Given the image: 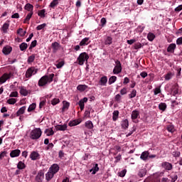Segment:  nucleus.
Wrapping results in <instances>:
<instances>
[{
    "mask_svg": "<svg viewBox=\"0 0 182 182\" xmlns=\"http://www.w3.org/2000/svg\"><path fill=\"white\" fill-rule=\"evenodd\" d=\"M53 77H55V74L53 73L41 77L38 80V86L43 87V86H46L48 83H52L53 82Z\"/></svg>",
    "mask_w": 182,
    "mask_h": 182,
    "instance_id": "nucleus-1",
    "label": "nucleus"
},
{
    "mask_svg": "<svg viewBox=\"0 0 182 182\" xmlns=\"http://www.w3.org/2000/svg\"><path fill=\"white\" fill-rule=\"evenodd\" d=\"M87 60H89V55L85 52L81 53L77 58V63L80 66H83L85 62L87 63Z\"/></svg>",
    "mask_w": 182,
    "mask_h": 182,
    "instance_id": "nucleus-2",
    "label": "nucleus"
},
{
    "mask_svg": "<svg viewBox=\"0 0 182 182\" xmlns=\"http://www.w3.org/2000/svg\"><path fill=\"white\" fill-rule=\"evenodd\" d=\"M41 136H42V130L41 128H36L31 132L29 137L31 140H38Z\"/></svg>",
    "mask_w": 182,
    "mask_h": 182,
    "instance_id": "nucleus-3",
    "label": "nucleus"
},
{
    "mask_svg": "<svg viewBox=\"0 0 182 182\" xmlns=\"http://www.w3.org/2000/svg\"><path fill=\"white\" fill-rule=\"evenodd\" d=\"M14 75H15V72L11 70L9 73H4L0 77V84L5 83L6 80H9V79H14Z\"/></svg>",
    "mask_w": 182,
    "mask_h": 182,
    "instance_id": "nucleus-4",
    "label": "nucleus"
},
{
    "mask_svg": "<svg viewBox=\"0 0 182 182\" xmlns=\"http://www.w3.org/2000/svg\"><path fill=\"white\" fill-rule=\"evenodd\" d=\"M38 68H36L35 67L29 68L26 72V77L27 79L32 77L33 75H36L38 73Z\"/></svg>",
    "mask_w": 182,
    "mask_h": 182,
    "instance_id": "nucleus-5",
    "label": "nucleus"
},
{
    "mask_svg": "<svg viewBox=\"0 0 182 182\" xmlns=\"http://www.w3.org/2000/svg\"><path fill=\"white\" fill-rule=\"evenodd\" d=\"M116 65L113 69L114 75H119V73H122V63L119 60H115Z\"/></svg>",
    "mask_w": 182,
    "mask_h": 182,
    "instance_id": "nucleus-6",
    "label": "nucleus"
},
{
    "mask_svg": "<svg viewBox=\"0 0 182 182\" xmlns=\"http://www.w3.org/2000/svg\"><path fill=\"white\" fill-rule=\"evenodd\" d=\"M29 158L31 160H33V161H35L36 160L41 159V154H39V153L36 151H33L31 152Z\"/></svg>",
    "mask_w": 182,
    "mask_h": 182,
    "instance_id": "nucleus-7",
    "label": "nucleus"
},
{
    "mask_svg": "<svg viewBox=\"0 0 182 182\" xmlns=\"http://www.w3.org/2000/svg\"><path fill=\"white\" fill-rule=\"evenodd\" d=\"M43 178H45V173H43L42 171H39L36 176V181L43 182Z\"/></svg>",
    "mask_w": 182,
    "mask_h": 182,
    "instance_id": "nucleus-8",
    "label": "nucleus"
},
{
    "mask_svg": "<svg viewBox=\"0 0 182 182\" xmlns=\"http://www.w3.org/2000/svg\"><path fill=\"white\" fill-rule=\"evenodd\" d=\"M161 167L164 168L165 170H167L168 171H170L171 170H173V164L170 162H163L161 164Z\"/></svg>",
    "mask_w": 182,
    "mask_h": 182,
    "instance_id": "nucleus-9",
    "label": "nucleus"
},
{
    "mask_svg": "<svg viewBox=\"0 0 182 182\" xmlns=\"http://www.w3.org/2000/svg\"><path fill=\"white\" fill-rule=\"evenodd\" d=\"M60 168V167H59V165H58V164H53V165H51L48 171H50L53 174H56V173L59 171Z\"/></svg>",
    "mask_w": 182,
    "mask_h": 182,
    "instance_id": "nucleus-10",
    "label": "nucleus"
},
{
    "mask_svg": "<svg viewBox=\"0 0 182 182\" xmlns=\"http://www.w3.org/2000/svg\"><path fill=\"white\" fill-rule=\"evenodd\" d=\"M51 48L53 49V53H56L59 50V48H60V44L55 41L52 43Z\"/></svg>",
    "mask_w": 182,
    "mask_h": 182,
    "instance_id": "nucleus-11",
    "label": "nucleus"
},
{
    "mask_svg": "<svg viewBox=\"0 0 182 182\" xmlns=\"http://www.w3.org/2000/svg\"><path fill=\"white\" fill-rule=\"evenodd\" d=\"M55 129L57 130V132H65V130H67L68 129V124H64L63 125H56L55 127Z\"/></svg>",
    "mask_w": 182,
    "mask_h": 182,
    "instance_id": "nucleus-12",
    "label": "nucleus"
},
{
    "mask_svg": "<svg viewBox=\"0 0 182 182\" xmlns=\"http://www.w3.org/2000/svg\"><path fill=\"white\" fill-rule=\"evenodd\" d=\"M21 155V150L19 149H14L11 151L10 153V157L14 158V157H19Z\"/></svg>",
    "mask_w": 182,
    "mask_h": 182,
    "instance_id": "nucleus-13",
    "label": "nucleus"
},
{
    "mask_svg": "<svg viewBox=\"0 0 182 182\" xmlns=\"http://www.w3.org/2000/svg\"><path fill=\"white\" fill-rule=\"evenodd\" d=\"M140 159L143 160V161H147V160H149V151H143L140 156Z\"/></svg>",
    "mask_w": 182,
    "mask_h": 182,
    "instance_id": "nucleus-14",
    "label": "nucleus"
},
{
    "mask_svg": "<svg viewBox=\"0 0 182 182\" xmlns=\"http://www.w3.org/2000/svg\"><path fill=\"white\" fill-rule=\"evenodd\" d=\"M2 52L4 53V55H9V53H11V52H12V47L9 46H6L5 47L3 48Z\"/></svg>",
    "mask_w": 182,
    "mask_h": 182,
    "instance_id": "nucleus-15",
    "label": "nucleus"
},
{
    "mask_svg": "<svg viewBox=\"0 0 182 182\" xmlns=\"http://www.w3.org/2000/svg\"><path fill=\"white\" fill-rule=\"evenodd\" d=\"M176 48H177V46H176V43H171L167 48V52H168L169 53H174V50H176Z\"/></svg>",
    "mask_w": 182,
    "mask_h": 182,
    "instance_id": "nucleus-16",
    "label": "nucleus"
},
{
    "mask_svg": "<svg viewBox=\"0 0 182 182\" xmlns=\"http://www.w3.org/2000/svg\"><path fill=\"white\" fill-rule=\"evenodd\" d=\"M70 106V103L67 101H63V107H62V112L65 113L66 110L69 109V107Z\"/></svg>",
    "mask_w": 182,
    "mask_h": 182,
    "instance_id": "nucleus-17",
    "label": "nucleus"
},
{
    "mask_svg": "<svg viewBox=\"0 0 182 182\" xmlns=\"http://www.w3.org/2000/svg\"><path fill=\"white\" fill-rule=\"evenodd\" d=\"M139 116H140V112L135 109V110L132 111V112L131 119L132 120H136V119H137V117H139Z\"/></svg>",
    "mask_w": 182,
    "mask_h": 182,
    "instance_id": "nucleus-18",
    "label": "nucleus"
},
{
    "mask_svg": "<svg viewBox=\"0 0 182 182\" xmlns=\"http://www.w3.org/2000/svg\"><path fill=\"white\" fill-rule=\"evenodd\" d=\"M55 176V173H53L51 171H48V173L46 174V180L47 181H50L53 176Z\"/></svg>",
    "mask_w": 182,
    "mask_h": 182,
    "instance_id": "nucleus-19",
    "label": "nucleus"
},
{
    "mask_svg": "<svg viewBox=\"0 0 182 182\" xmlns=\"http://www.w3.org/2000/svg\"><path fill=\"white\" fill-rule=\"evenodd\" d=\"M99 83L101 86H106L107 83V77L103 76L100 78Z\"/></svg>",
    "mask_w": 182,
    "mask_h": 182,
    "instance_id": "nucleus-20",
    "label": "nucleus"
},
{
    "mask_svg": "<svg viewBox=\"0 0 182 182\" xmlns=\"http://www.w3.org/2000/svg\"><path fill=\"white\" fill-rule=\"evenodd\" d=\"M77 124H80V120H79V119H75V120H73V121H70L68 123V126H70V127H73L75 126H77Z\"/></svg>",
    "mask_w": 182,
    "mask_h": 182,
    "instance_id": "nucleus-21",
    "label": "nucleus"
},
{
    "mask_svg": "<svg viewBox=\"0 0 182 182\" xmlns=\"http://www.w3.org/2000/svg\"><path fill=\"white\" fill-rule=\"evenodd\" d=\"M32 15H33V11H31L30 13H28L23 21V23H29V21H31Z\"/></svg>",
    "mask_w": 182,
    "mask_h": 182,
    "instance_id": "nucleus-22",
    "label": "nucleus"
},
{
    "mask_svg": "<svg viewBox=\"0 0 182 182\" xmlns=\"http://www.w3.org/2000/svg\"><path fill=\"white\" fill-rule=\"evenodd\" d=\"M159 110H161V112H166V109H167V104H166V102H161L159 105Z\"/></svg>",
    "mask_w": 182,
    "mask_h": 182,
    "instance_id": "nucleus-23",
    "label": "nucleus"
},
{
    "mask_svg": "<svg viewBox=\"0 0 182 182\" xmlns=\"http://www.w3.org/2000/svg\"><path fill=\"white\" fill-rule=\"evenodd\" d=\"M87 87H88L86 85H79L77 87V90H78L79 92H85V90H86Z\"/></svg>",
    "mask_w": 182,
    "mask_h": 182,
    "instance_id": "nucleus-24",
    "label": "nucleus"
},
{
    "mask_svg": "<svg viewBox=\"0 0 182 182\" xmlns=\"http://www.w3.org/2000/svg\"><path fill=\"white\" fill-rule=\"evenodd\" d=\"M121 126L122 129H128L129 128V120L128 119H124L122 121Z\"/></svg>",
    "mask_w": 182,
    "mask_h": 182,
    "instance_id": "nucleus-25",
    "label": "nucleus"
},
{
    "mask_svg": "<svg viewBox=\"0 0 182 182\" xmlns=\"http://www.w3.org/2000/svg\"><path fill=\"white\" fill-rule=\"evenodd\" d=\"M19 48H20V50H21V52H25V50H26V49H28V43H21L19 45Z\"/></svg>",
    "mask_w": 182,
    "mask_h": 182,
    "instance_id": "nucleus-26",
    "label": "nucleus"
},
{
    "mask_svg": "<svg viewBox=\"0 0 182 182\" xmlns=\"http://www.w3.org/2000/svg\"><path fill=\"white\" fill-rule=\"evenodd\" d=\"M89 38L85 37L80 42V46H85V45H89Z\"/></svg>",
    "mask_w": 182,
    "mask_h": 182,
    "instance_id": "nucleus-27",
    "label": "nucleus"
},
{
    "mask_svg": "<svg viewBox=\"0 0 182 182\" xmlns=\"http://www.w3.org/2000/svg\"><path fill=\"white\" fill-rule=\"evenodd\" d=\"M92 174H96L97 171H99V164H94L92 168L90 171Z\"/></svg>",
    "mask_w": 182,
    "mask_h": 182,
    "instance_id": "nucleus-28",
    "label": "nucleus"
},
{
    "mask_svg": "<svg viewBox=\"0 0 182 182\" xmlns=\"http://www.w3.org/2000/svg\"><path fill=\"white\" fill-rule=\"evenodd\" d=\"M26 110V107L23 106L21 107L16 112V116H21V114H23L25 113V111Z\"/></svg>",
    "mask_w": 182,
    "mask_h": 182,
    "instance_id": "nucleus-29",
    "label": "nucleus"
},
{
    "mask_svg": "<svg viewBox=\"0 0 182 182\" xmlns=\"http://www.w3.org/2000/svg\"><path fill=\"white\" fill-rule=\"evenodd\" d=\"M85 126L87 129H89L90 130L93 129V122H92V121L89 120L85 122Z\"/></svg>",
    "mask_w": 182,
    "mask_h": 182,
    "instance_id": "nucleus-30",
    "label": "nucleus"
},
{
    "mask_svg": "<svg viewBox=\"0 0 182 182\" xmlns=\"http://www.w3.org/2000/svg\"><path fill=\"white\" fill-rule=\"evenodd\" d=\"M112 43H113V38L107 36L105 39V45H112Z\"/></svg>",
    "mask_w": 182,
    "mask_h": 182,
    "instance_id": "nucleus-31",
    "label": "nucleus"
},
{
    "mask_svg": "<svg viewBox=\"0 0 182 182\" xmlns=\"http://www.w3.org/2000/svg\"><path fill=\"white\" fill-rule=\"evenodd\" d=\"M44 133L47 134V136H53L55 134V132L52 128L46 129Z\"/></svg>",
    "mask_w": 182,
    "mask_h": 182,
    "instance_id": "nucleus-32",
    "label": "nucleus"
},
{
    "mask_svg": "<svg viewBox=\"0 0 182 182\" xmlns=\"http://www.w3.org/2000/svg\"><path fill=\"white\" fill-rule=\"evenodd\" d=\"M166 130L169 132V133H174L176 132V129H174V125L170 124L166 126Z\"/></svg>",
    "mask_w": 182,
    "mask_h": 182,
    "instance_id": "nucleus-33",
    "label": "nucleus"
},
{
    "mask_svg": "<svg viewBox=\"0 0 182 182\" xmlns=\"http://www.w3.org/2000/svg\"><path fill=\"white\" fill-rule=\"evenodd\" d=\"M17 168H18V170H23V168H26V165H25V163L22 162V161H20L17 164Z\"/></svg>",
    "mask_w": 182,
    "mask_h": 182,
    "instance_id": "nucleus-34",
    "label": "nucleus"
},
{
    "mask_svg": "<svg viewBox=\"0 0 182 182\" xmlns=\"http://www.w3.org/2000/svg\"><path fill=\"white\" fill-rule=\"evenodd\" d=\"M112 114V120L113 122H116L119 119V110L114 111Z\"/></svg>",
    "mask_w": 182,
    "mask_h": 182,
    "instance_id": "nucleus-35",
    "label": "nucleus"
},
{
    "mask_svg": "<svg viewBox=\"0 0 182 182\" xmlns=\"http://www.w3.org/2000/svg\"><path fill=\"white\" fill-rule=\"evenodd\" d=\"M24 9L28 12H32V11H33V6L31 4H26Z\"/></svg>",
    "mask_w": 182,
    "mask_h": 182,
    "instance_id": "nucleus-36",
    "label": "nucleus"
},
{
    "mask_svg": "<svg viewBox=\"0 0 182 182\" xmlns=\"http://www.w3.org/2000/svg\"><path fill=\"white\" fill-rule=\"evenodd\" d=\"M155 38H156V36L153 33H149L147 35V39L150 42H153V41H154Z\"/></svg>",
    "mask_w": 182,
    "mask_h": 182,
    "instance_id": "nucleus-37",
    "label": "nucleus"
},
{
    "mask_svg": "<svg viewBox=\"0 0 182 182\" xmlns=\"http://www.w3.org/2000/svg\"><path fill=\"white\" fill-rule=\"evenodd\" d=\"M173 95L176 96V95H178V85L176 84L173 86Z\"/></svg>",
    "mask_w": 182,
    "mask_h": 182,
    "instance_id": "nucleus-38",
    "label": "nucleus"
},
{
    "mask_svg": "<svg viewBox=\"0 0 182 182\" xmlns=\"http://www.w3.org/2000/svg\"><path fill=\"white\" fill-rule=\"evenodd\" d=\"M116 80H117V77H116L114 75L111 76L109 78L108 83H109V85H113V83H114V82H116Z\"/></svg>",
    "mask_w": 182,
    "mask_h": 182,
    "instance_id": "nucleus-39",
    "label": "nucleus"
},
{
    "mask_svg": "<svg viewBox=\"0 0 182 182\" xmlns=\"http://www.w3.org/2000/svg\"><path fill=\"white\" fill-rule=\"evenodd\" d=\"M35 56H36V54H32L28 58L27 62L28 63H33L35 60Z\"/></svg>",
    "mask_w": 182,
    "mask_h": 182,
    "instance_id": "nucleus-40",
    "label": "nucleus"
},
{
    "mask_svg": "<svg viewBox=\"0 0 182 182\" xmlns=\"http://www.w3.org/2000/svg\"><path fill=\"white\" fill-rule=\"evenodd\" d=\"M8 29H9V23H5L2 26V31L4 33H6V32H8Z\"/></svg>",
    "mask_w": 182,
    "mask_h": 182,
    "instance_id": "nucleus-41",
    "label": "nucleus"
},
{
    "mask_svg": "<svg viewBox=\"0 0 182 182\" xmlns=\"http://www.w3.org/2000/svg\"><path fill=\"white\" fill-rule=\"evenodd\" d=\"M35 109H36V104L33 103V104L30 105V106L28 107V112H33V110H35Z\"/></svg>",
    "mask_w": 182,
    "mask_h": 182,
    "instance_id": "nucleus-42",
    "label": "nucleus"
},
{
    "mask_svg": "<svg viewBox=\"0 0 182 182\" xmlns=\"http://www.w3.org/2000/svg\"><path fill=\"white\" fill-rule=\"evenodd\" d=\"M146 169H140L139 173H138V176L139 177H144V176H146Z\"/></svg>",
    "mask_w": 182,
    "mask_h": 182,
    "instance_id": "nucleus-43",
    "label": "nucleus"
},
{
    "mask_svg": "<svg viewBox=\"0 0 182 182\" xmlns=\"http://www.w3.org/2000/svg\"><path fill=\"white\" fill-rule=\"evenodd\" d=\"M17 33L20 35V36L23 37L26 35V31H23V29L20 28L18 29Z\"/></svg>",
    "mask_w": 182,
    "mask_h": 182,
    "instance_id": "nucleus-44",
    "label": "nucleus"
},
{
    "mask_svg": "<svg viewBox=\"0 0 182 182\" xmlns=\"http://www.w3.org/2000/svg\"><path fill=\"white\" fill-rule=\"evenodd\" d=\"M136 95H137V91L136 90H132L130 94H129V99H133L136 97Z\"/></svg>",
    "mask_w": 182,
    "mask_h": 182,
    "instance_id": "nucleus-45",
    "label": "nucleus"
},
{
    "mask_svg": "<svg viewBox=\"0 0 182 182\" xmlns=\"http://www.w3.org/2000/svg\"><path fill=\"white\" fill-rule=\"evenodd\" d=\"M58 103H60V100H59V98H54L51 100V105H53V106H56Z\"/></svg>",
    "mask_w": 182,
    "mask_h": 182,
    "instance_id": "nucleus-46",
    "label": "nucleus"
},
{
    "mask_svg": "<svg viewBox=\"0 0 182 182\" xmlns=\"http://www.w3.org/2000/svg\"><path fill=\"white\" fill-rule=\"evenodd\" d=\"M170 178H171V182H176L177 181V178H178V176H177V173H173L170 176Z\"/></svg>",
    "mask_w": 182,
    "mask_h": 182,
    "instance_id": "nucleus-47",
    "label": "nucleus"
},
{
    "mask_svg": "<svg viewBox=\"0 0 182 182\" xmlns=\"http://www.w3.org/2000/svg\"><path fill=\"white\" fill-rule=\"evenodd\" d=\"M46 13V10L43 9L38 11V15L41 16V18H45V14Z\"/></svg>",
    "mask_w": 182,
    "mask_h": 182,
    "instance_id": "nucleus-48",
    "label": "nucleus"
},
{
    "mask_svg": "<svg viewBox=\"0 0 182 182\" xmlns=\"http://www.w3.org/2000/svg\"><path fill=\"white\" fill-rule=\"evenodd\" d=\"M20 93L23 96H28V91L26 90V89H25L23 87L21 88Z\"/></svg>",
    "mask_w": 182,
    "mask_h": 182,
    "instance_id": "nucleus-49",
    "label": "nucleus"
},
{
    "mask_svg": "<svg viewBox=\"0 0 182 182\" xmlns=\"http://www.w3.org/2000/svg\"><path fill=\"white\" fill-rule=\"evenodd\" d=\"M9 105H15L16 103V99L10 98L7 100Z\"/></svg>",
    "mask_w": 182,
    "mask_h": 182,
    "instance_id": "nucleus-50",
    "label": "nucleus"
},
{
    "mask_svg": "<svg viewBox=\"0 0 182 182\" xmlns=\"http://www.w3.org/2000/svg\"><path fill=\"white\" fill-rule=\"evenodd\" d=\"M114 100H115V102H117L118 103H120V102H122V95H120V94H117L114 97Z\"/></svg>",
    "mask_w": 182,
    "mask_h": 182,
    "instance_id": "nucleus-51",
    "label": "nucleus"
},
{
    "mask_svg": "<svg viewBox=\"0 0 182 182\" xmlns=\"http://www.w3.org/2000/svg\"><path fill=\"white\" fill-rule=\"evenodd\" d=\"M64 65H65V61H60L55 65L57 69H60L61 68H63Z\"/></svg>",
    "mask_w": 182,
    "mask_h": 182,
    "instance_id": "nucleus-52",
    "label": "nucleus"
},
{
    "mask_svg": "<svg viewBox=\"0 0 182 182\" xmlns=\"http://www.w3.org/2000/svg\"><path fill=\"white\" fill-rule=\"evenodd\" d=\"M80 110H83L85 109V102L82 100H80L78 102Z\"/></svg>",
    "mask_w": 182,
    "mask_h": 182,
    "instance_id": "nucleus-53",
    "label": "nucleus"
},
{
    "mask_svg": "<svg viewBox=\"0 0 182 182\" xmlns=\"http://www.w3.org/2000/svg\"><path fill=\"white\" fill-rule=\"evenodd\" d=\"M58 4H59L58 0H53L50 3V8H54L55 6H56V5H58Z\"/></svg>",
    "mask_w": 182,
    "mask_h": 182,
    "instance_id": "nucleus-54",
    "label": "nucleus"
},
{
    "mask_svg": "<svg viewBox=\"0 0 182 182\" xmlns=\"http://www.w3.org/2000/svg\"><path fill=\"white\" fill-rule=\"evenodd\" d=\"M46 26V23H43L41 25H38L37 27H36V29L37 31H42V29H43Z\"/></svg>",
    "mask_w": 182,
    "mask_h": 182,
    "instance_id": "nucleus-55",
    "label": "nucleus"
},
{
    "mask_svg": "<svg viewBox=\"0 0 182 182\" xmlns=\"http://www.w3.org/2000/svg\"><path fill=\"white\" fill-rule=\"evenodd\" d=\"M173 77V74L171 73H168L165 75V80H170Z\"/></svg>",
    "mask_w": 182,
    "mask_h": 182,
    "instance_id": "nucleus-56",
    "label": "nucleus"
},
{
    "mask_svg": "<svg viewBox=\"0 0 182 182\" xmlns=\"http://www.w3.org/2000/svg\"><path fill=\"white\" fill-rule=\"evenodd\" d=\"M126 173H127V171L126 169H124V170L121 171L119 173V177H124V176H126Z\"/></svg>",
    "mask_w": 182,
    "mask_h": 182,
    "instance_id": "nucleus-57",
    "label": "nucleus"
},
{
    "mask_svg": "<svg viewBox=\"0 0 182 182\" xmlns=\"http://www.w3.org/2000/svg\"><path fill=\"white\" fill-rule=\"evenodd\" d=\"M120 95H122V96L124 95H127V88L124 87L120 90Z\"/></svg>",
    "mask_w": 182,
    "mask_h": 182,
    "instance_id": "nucleus-58",
    "label": "nucleus"
},
{
    "mask_svg": "<svg viewBox=\"0 0 182 182\" xmlns=\"http://www.w3.org/2000/svg\"><path fill=\"white\" fill-rule=\"evenodd\" d=\"M154 93L155 95H159V93H161V90L160 89V87H156L154 90Z\"/></svg>",
    "mask_w": 182,
    "mask_h": 182,
    "instance_id": "nucleus-59",
    "label": "nucleus"
},
{
    "mask_svg": "<svg viewBox=\"0 0 182 182\" xmlns=\"http://www.w3.org/2000/svg\"><path fill=\"white\" fill-rule=\"evenodd\" d=\"M141 46H143L141 45V43H136L134 44V49L137 50V49H141Z\"/></svg>",
    "mask_w": 182,
    "mask_h": 182,
    "instance_id": "nucleus-60",
    "label": "nucleus"
},
{
    "mask_svg": "<svg viewBox=\"0 0 182 182\" xmlns=\"http://www.w3.org/2000/svg\"><path fill=\"white\" fill-rule=\"evenodd\" d=\"M107 21L106 20V18H101V21H100V23H101V26H105L107 23Z\"/></svg>",
    "mask_w": 182,
    "mask_h": 182,
    "instance_id": "nucleus-61",
    "label": "nucleus"
},
{
    "mask_svg": "<svg viewBox=\"0 0 182 182\" xmlns=\"http://www.w3.org/2000/svg\"><path fill=\"white\" fill-rule=\"evenodd\" d=\"M53 143H50L48 144V146L46 147V150H52L53 149Z\"/></svg>",
    "mask_w": 182,
    "mask_h": 182,
    "instance_id": "nucleus-62",
    "label": "nucleus"
},
{
    "mask_svg": "<svg viewBox=\"0 0 182 182\" xmlns=\"http://www.w3.org/2000/svg\"><path fill=\"white\" fill-rule=\"evenodd\" d=\"M181 153L180 151H173L172 153V156H173V157H180Z\"/></svg>",
    "mask_w": 182,
    "mask_h": 182,
    "instance_id": "nucleus-63",
    "label": "nucleus"
},
{
    "mask_svg": "<svg viewBox=\"0 0 182 182\" xmlns=\"http://www.w3.org/2000/svg\"><path fill=\"white\" fill-rule=\"evenodd\" d=\"M174 11H175V12H180V11H182V4L179 5L176 8H175Z\"/></svg>",
    "mask_w": 182,
    "mask_h": 182,
    "instance_id": "nucleus-64",
    "label": "nucleus"
}]
</instances>
